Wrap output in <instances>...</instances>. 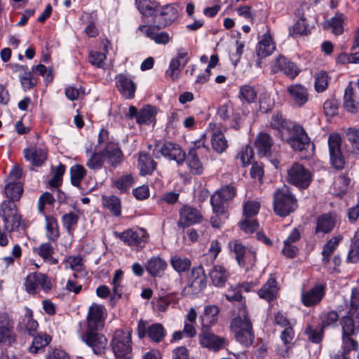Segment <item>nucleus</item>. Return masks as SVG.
Returning <instances> with one entry per match:
<instances>
[{"label":"nucleus","mask_w":359,"mask_h":359,"mask_svg":"<svg viewBox=\"0 0 359 359\" xmlns=\"http://www.w3.org/2000/svg\"><path fill=\"white\" fill-rule=\"evenodd\" d=\"M96 147L99 149L93 152H90L89 148H86V154L87 161L86 166L93 170H100L107 162L112 167H116L123 161V154L118 143L110 140L109 132L107 130H100Z\"/></svg>","instance_id":"nucleus-1"},{"label":"nucleus","mask_w":359,"mask_h":359,"mask_svg":"<svg viewBox=\"0 0 359 359\" xmlns=\"http://www.w3.org/2000/svg\"><path fill=\"white\" fill-rule=\"evenodd\" d=\"M231 328L235 334L236 341L240 344L245 346H250L252 344L255 338L252 325L245 307H242L239 311L238 316L232 319Z\"/></svg>","instance_id":"nucleus-2"},{"label":"nucleus","mask_w":359,"mask_h":359,"mask_svg":"<svg viewBox=\"0 0 359 359\" xmlns=\"http://www.w3.org/2000/svg\"><path fill=\"white\" fill-rule=\"evenodd\" d=\"M297 207V200L287 187L283 186L274 192L273 209L276 215L285 217Z\"/></svg>","instance_id":"nucleus-3"},{"label":"nucleus","mask_w":359,"mask_h":359,"mask_svg":"<svg viewBox=\"0 0 359 359\" xmlns=\"http://www.w3.org/2000/svg\"><path fill=\"white\" fill-rule=\"evenodd\" d=\"M0 217L4 228L9 232L18 231L23 224L22 215L15 203L12 201H4L0 205Z\"/></svg>","instance_id":"nucleus-4"},{"label":"nucleus","mask_w":359,"mask_h":359,"mask_svg":"<svg viewBox=\"0 0 359 359\" xmlns=\"http://www.w3.org/2000/svg\"><path fill=\"white\" fill-rule=\"evenodd\" d=\"M285 141L294 150L302 151L310 147L313 148L310 139L304 128L299 125H294L289 130V133L281 138Z\"/></svg>","instance_id":"nucleus-5"},{"label":"nucleus","mask_w":359,"mask_h":359,"mask_svg":"<svg viewBox=\"0 0 359 359\" xmlns=\"http://www.w3.org/2000/svg\"><path fill=\"white\" fill-rule=\"evenodd\" d=\"M236 195V187L232 184H228L222 187L211 196V205L217 216L224 212L223 203L231 201Z\"/></svg>","instance_id":"nucleus-6"},{"label":"nucleus","mask_w":359,"mask_h":359,"mask_svg":"<svg viewBox=\"0 0 359 359\" xmlns=\"http://www.w3.org/2000/svg\"><path fill=\"white\" fill-rule=\"evenodd\" d=\"M312 175L309 170L298 163H293L287 169V180L294 186L305 189L311 182Z\"/></svg>","instance_id":"nucleus-7"},{"label":"nucleus","mask_w":359,"mask_h":359,"mask_svg":"<svg viewBox=\"0 0 359 359\" xmlns=\"http://www.w3.org/2000/svg\"><path fill=\"white\" fill-rule=\"evenodd\" d=\"M229 246L235 254V257L238 264L242 266H246L255 264L256 261V251L250 248H246L239 241L234 240L230 241Z\"/></svg>","instance_id":"nucleus-8"},{"label":"nucleus","mask_w":359,"mask_h":359,"mask_svg":"<svg viewBox=\"0 0 359 359\" xmlns=\"http://www.w3.org/2000/svg\"><path fill=\"white\" fill-rule=\"evenodd\" d=\"M118 238L126 245L137 249H142L148 242L149 235L145 229L139 228L136 229H127L118 234Z\"/></svg>","instance_id":"nucleus-9"},{"label":"nucleus","mask_w":359,"mask_h":359,"mask_svg":"<svg viewBox=\"0 0 359 359\" xmlns=\"http://www.w3.org/2000/svg\"><path fill=\"white\" fill-rule=\"evenodd\" d=\"M26 291L29 294H34L38 288H41L43 292H48L52 288V284L48 277L41 273H29L25 281Z\"/></svg>","instance_id":"nucleus-10"},{"label":"nucleus","mask_w":359,"mask_h":359,"mask_svg":"<svg viewBox=\"0 0 359 359\" xmlns=\"http://www.w3.org/2000/svg\"><path fill=\"white\" fill-rule=\"evenodd\" d=\"M330 163L336 169H342L345 161L341 153V139L339 135L332 133L328 137Z\"/></svg>","instance_id":"nucleus-11"},{"label":"nucleus","mask_w":359,"mask_h":359,"mask_svg":"<svg viewBox=\"0 0 359 359\" xmlns=\"http://www.w3.org/2000/svg\"><path fill=\"white\" fill-rule=\"evenodd\" d=\"M98 330H86L81 335V340L89 347H90L97 355L103 353L107 344V338L102 334L97 332Z\"/></svg>","instance_id":"nucleus-12"},{"label":"nucleus","mask_w":359,"mask_h":359,"mask_svg":"<svg viewBox=\"0 0 359 359\" xmlns=\"http://www.w3.org/2000/svg\"><path fill=\"white\" fill-rule=\"evenodd\" d=\"M111 347L114 355L128 354L132 349L130 332L116 330L111 341Z\"/></svg>","instance_id":"nucleus-13"},{"label":"nucleus","mask_w":359,"mask_h":359,"mask_svg":"<svg viewBox=\"0 0 359 359\" xmlns=\"http://www.w3.org/2000/svg\"><path fill=\"white\" fill-rule=\"evenodd\" d=\"M104 308L102 305L93 304L88 309L86 330H99L104 327Z\"/></svg>","instance_id":"nucleus-14"},{"label":"nucleus","mask_w":359,"mask_h":359,"mask_svg":"<svg viewBox=\"0 0 359 359\" xmlns=\"http://www.w3.org/2000/svg\"><path fill=\"white\" fill-rule=\"evenodd\" d=\"M201 346L217 351L225 346V339L215 335L208 329H204L198 336Z\"/></svg>","instance_id":"nucleus-15"},{"label":"nucleus","mask_w":359,"mask_h":359,"mask_svg":"<svg viewBox=\"0 0 359 359\" xmlns=\"http://www.w3.org/2000/svg\"><path fill=\"white\" fill-rule=\"evenodd\" d=\"M116 86L121 95L130 100L135 97L137 86L131 77L125 74H119L115 77Z\"/></svg>","instance_id":"nucleus-16"},{"label":"nucleus","mask_w":359,"mask_h":359,"mask_svg":"<svg viewBox=\"0 0 359 359\" xmlns=\"http://www.w3.org/2000/svg\"><path fill=\"white\" fill-rule=\"evenodd\" d=\"M272 71L274 73L281 72L291 79H294L300 72L298 67L294 62L283 55H279L275 60Z\"/></svg>","instance_id":"nucleus-17"},{"label":"nucleus","mask_w":359,"mask_h":359,"mask_svg":"<svg viewBox=\"0 0 359 359\" xmlns=\"http://www.w3.org/2000/svg\"><path fill=\"white\" fill-rule=\"evenodd\" d=\"M158 152L169 160H173L178 165L182 164L185 160L186 155L182 148L177 144L167 142L162 144Z\"/></svg>","instance_id":"nucleus-18"},{"label":"nucleus","mask_w":359,"mask_h":359,"mask_svg":"<svg viewBox=\"0 0 359 359\" xmlns=\"http://www.w3.org/2000/svg\"><path fill=\"white\" fill-rule=\"evenodd\" d=\"M208 128L212 131V149L219 154L224 152L228 147V142L221 130L220 126L215 123H210Z\"/></svg>","instance_id":"nucleus-19"},{"label":"nucleus","mask_w":359,"mask_h":359,"mask_svg":"<svg viewBox=\"0 0 359 359\" xmlns=\"http://www.w3.org/2000/svg\"><path fill=\"white\" fill-rule=\"evenodd\" d=\"M337 222V216L332 213H325L318 217L316 222L315 233L319 236L331 232Z\"/></svg>","instance_id":"nucleus-20"},{"label":"nucleus","mask_w":359,"mask_h":359,"mask_svg":"<svg viewBox=\"0 0 359 359\" xmlns=\"http://www.w3.org/2000/svg\"><path fill=\"white\" fill-rule=\"evenodd\" d=\"M24 157L34 166L41 165L46 159V150L36 145H31L23 151Z\"/></svg>","instance_id":"nucleus-21"},{"label":"nucleus","mask_w":359,"mask_h":359,"mask_svg":"<svg viewBox=\"0 0 359 359\" xmlns=\"http://www.w3.org/2000/svg\"><path fill=\"white\" fill-rule=\"evenodd\" d=\"M276 50V44L269 32L264 34L259 41L257 46V55L259 60L271 55ZM261 61L257 62L259 67Z\"/></svg>","instance_id":"nucleus-22"},{"label":"nucleus","mask_w":359,"mask_h":359,"mask_svg":"<svg viewBox=\"0 0 359 359\" xmlns=\"http://www.w3.org/2000/svg\"><path fill=\"white\" fill-rule=\"evenodd\" d=\"M287 92L292 102L298 107L304 106L309 100V92L302 84H292L287 86Z\"/></svg>","instance_id":"nucleus-23"},{"label":"nucleus","mask_w":359,"mask_h":359,"mask_svg":"<svg viewBox=\"0 0 359 359\" xmlns=\"http://www.w3.org/2000/svg\"><path fill=\"white\" fill-rule=\"evenodd\" d=\"M324 287L317 285L311 290L302 293V302L306 306H312L318 304L324 296Z\"/></svg>","instance_id":"nucleus-24"},{"label":"nucleus","mask_w":359,"mask_h":359,"mask_svg":"<svg viewBox=\"0 0 359 359\" xmlns=\"http://www.w3.org/2000/svg\"><path fill=\"white\" fill-rule=\"evenodd\" d=\"M342 334L353 335L359 331V312L349 311L341 319Z\"/></svg>","instance_id":"nucleus-25"},{"label":"nucleus","mask_w":359,"mask_h":359,"mask_svg":"<svg viewBox=\"0 0 359 359\" xmlns=\"http://www.w3.org/2000/svg\"><path fill=\"white\" fill-rule=\"evenodd\" d=\"M294 125L285 118H283L280 112L273 113L270 122L271 127L277 131V135L280 139L289 133V130Z\"/></svg>","instance_id":"nucleus-26"},{"label":"nucleus","mask_w":359,"mask_h":359,"mask_svg":"<svg viewBox=\"0 0 359 359\" xmlns=\"http://www.w3.org/2000/svg\"><path fill=\"white\" fill-rule=\"evenodd\" d=\"M300 238V233L297 229H294L284 241V245L282 249L283 254L289 258L294 257L298 252V248L296 243Z\"/></svg>","instance_id":"nucleus-27"},{"label":"nucleus","mask_w":359,"mask_h":359,"mask_svg":"<svg viewBox=\"0 0 359 359\" xmlns=\"http://www.w3.org/2000/svg\"><path fill=\"white\" fill-rule=\"evenodd\" d=\"M38 326V323L33 319L32 310L26 309L25 313L18 325L19 331L27 332L29 335L34 336L36 332Z\"/></svg>","instance_id":"nucleus-28"},{"label":"nucleus","mask_w":359,"mask_h":359,"mask_svg":"<svg viewBox=\"0 0 359 359\" xmlns=\"http://www.w3.org/2000/svg\"><path fill=\"white\" fill-rule=\"evenodd\" d=\"M167 266L166 261L158 256L151 257L145 264L146 270L152 276H161Z\"/></svg>","instance_id":"nucleus-29"},{"label":"nucleus","mask_w":359,"mask_h":359,"mask_svg":"<svg viewBox=\"0 0 359 359\" xmlns=\"http://www.w3.org/2000/svg\"><path fill=\"white\" fill-rule=\"evenodd\" d=\"M273 144L271 137L266 133L259 134L255 142V145L259 154L266 158L271 156L270 151Z\"/></svg>","instance_id":"nucleus-30"},{"label":"nucleus","mask_w":359,"mask_h":359,"mask_svg":"<svg viewBox=\"0 0 359 359\" xmlns=\"http://www.w3.org/2000/svg\"><path fill=\"white\" fill-rule=\"evenodd\" d=\"M180 222L185 226L198 223L202 217L197 209L189 206H184L180 210Z\"/></svg>","instance_id":"nucleus-31"},{"label":"nucleus","mask_w":359,"mask_h":359,"mask_svg":"<svg viewBox=\"0 0 359 359\" xmlns=\"http://www.w3.org/2000/svg\"><path fill=\"white\" fill-rule=\"evenodd\" d=\"M135 6L145 17H151L158 13L159 3L156 0H135Z\"/></svg>","instance_id":"nucleus-32"},{"label":"nucleus","mask_w":359,"mask_h":359,"mask_svg":"<svg viewBox=\"0 0 359 359\" xmlns=\"http://www.w3.org/2000/svg\"><path fill=\"white\" fill-rule=\"evenodd\" d=\"M191 280L190 286L196 290H202L206 287V276L201 265L192 269Z\"/></svg>","instance_id":"nucleus-33"},{"label":"nucleus","mask_w":359,"mask_h":359,"mask_svg":"<svg viewBox=\"0 0 359 359\" xmlns=\"http://www.w3.org/2000/svg\"><path fill=\"white\" fill-rule=\"evenodd\" d=\"M104 50L103 52L97 50H90L88 53V62L97 68H104L105 60L107 59V53L108 52L107 46L109 41L105 40L102 42Z\"/></svg>","instance_id":"nucleus-34"},{"label":"nucleus","mask_w":359,"mask_h":359,"mask_svg":"<svg viewBox=\"0 0 359 359\" xmlns=\"http://www.w3.org/2000/svg\"><path fill=\"white\" fill-rule=\"evenodd\" d=\"M212 284L216 287H223L229 277V273L220 265L214 266L209 273Z\"/></svg>","instance_id":"nucleus-35"},{"label":"nucleus","mask_w":359,"mask_h":359,"mask_svg":"<svg viewBox=\"0 0 359 359\" xmlns=\"http://www.w3.org/2000/svg\"><path fill=\"white\" fill-rule=\"evenodd\" d=\"M278 293V287L276 279L270 277L268 281L259 290V296L267 301H271L276 297Z\"/></svg>","instance_id":"nucleus-36"},{"label":"nucleus","mask_w":359,"mask_h":359,"mask_svg":"<svg viewBox=\"0 0 359 359\" xmlns=\"http://www.w3.org/2000/svg\"><path fill=\"white\" fill-rule=\"evenodd\" d=\"M35 250L44 262L50 264H57L58 263V259L53 257L55 249L50 243H42Z\"/></svg>","instance_id":"nucleus-37"},{"label":"nucleus","mask_w":359,"mask_h":359,"mask_svg":"<svg viewBox=\"0 0 359 359\" xmlns=\"http://www.w3.org/2000/svg\"><path fill=\"white\" fill-rule=\"evenodd\" d=\"M156 165L155 161L146 153L140 154L138 168L142 175L151 174L156 168Z\"/></svg>","instance_id":"nucleus-38"},{"label":"nucleus","mask_w":359,"mask_h":359,"mask_svg":"<svg viewBox=\"0 0 359 359\" xmlns=\"http://www.w3.org/2000/svg\"><path fill=\"white\" fill-rule=\"evenodd\" d=\"M187 164L194 175H201L203 172V167L199 161L196 151L194 148L189 150L187 156Z\"/></svg>","instance_id":"nucleus-39"},{"label":"nucleus","mask_w":359,"mask_h":359,"mask_svg":"<svg viewBox=\"0 0 359 359\" xmlns=\"http://www.w3.org/2000/svg\"><path fill=\"white\" fill-rule=\"evenodd\" d=\"M4 192L8 201H18L23 192L22 185L20 182L9 181L5 187Z\"/></svg>","instance_id":"nucleus-40"},{"label":"nucleus","mask_w":359,"mask_h":359,"mask_svg":"<svg viewBox=\"0 0 359 359\" xmlns=\"http://www.w3.org/2000/svg\"><path fill=\"white\" fill-rule=\"evenodd\" d=\"M344 106L347 111L352 113L355 112L359 108V101L357 100L351 85L345 89Z\"/></svg>","instance_id":"nucleus-41"},{"label":"nucleus","mask_w":359,"mask_h":359,"mask_svg":"<svg viewBox=\"0 0 359 359\" xmlns=\"http://www.w3.org/2000/svg\"><path fill=\"white\" fill-rule=\"evenodd\" d=\"M14 323H8L7 325L0 326V344L11 346L15 341V334L13 332Z\"/></svg>","instance_id":"nucleus-42"},{"label":"nucleus","mask_w":359,"mask_h":359,"mask_svg":"<svg viewBox=\"0 0 359 359\" xmlns=\"http://www.w3.org/2000/svg\"><path fill=\"white\" fill-rule=\"evenodd\" d=\"M219 309L216 305H207L204 307V312L201 316L203 323L206 326L215 324L218 320Z\"/></svg>","instance_id":"nucleus-43"},{"label":"nucleus","mask_w":359,"mask_h":359,"mask_svg":"<svg viewBox=\"0 0 359 359\" xmlns=\"http://www.w3.org/2000/svg\"><path fill=\"white\" fill-rule=\"evenodd\" d=\"M156 114V109L150 105L143 107L139 111L137 123L139 124H150L154 123Z\"/></svg>","instance_id":"nucleus-44"},{"label":"nucleus","mask_w":359,"mask_h":359,"mask_svg":"<svg viewBox=\"0 0 359 359\" xmlns=\"http://www.w3.org/2000/svg\"><path fill=\"white\" fill-rule=\"evenodd\" d=\"M304 334L311 342L319 344L324 337V328L321 325L313 327L311 325H307L304 329Z\"/></svg>","instance_id":"nucleus-45"},{"label":"nucleus","mask_w":359,"mask_h":359,"mask_svg":"<svg viewBox=\"0 0 359 359\" xmlns=\"http://www.w3.org/2000/svg\"><path fill=\"white\" fill-rule=\"evenodd\" d=\"M46 230L48 238L56 241L59 237V228L57 219L54 217H46Z\"/></svg>","instance_id":"nucleus-46"},{"label":"nucleus","mask_w":359,"mask_h":359,"mask_svg":"<svg viewBox=\"0 0 359 359\" xmlns=\"http://www.w3.org/2000/svg\"><path fill=\"white\" fill-rule=\"evenodd\" d=\"M51 338L46 334L40 333L36 336L32 341V345L29 347V352L36 353L40 350L43 349L50 341Z\"/></svg>","instance_id":"nucleus-47"},{"label":"nucleus","mask_w":359,"mask_h":359,"mask_svg":"<svg viewBox=\"0 0 359 359\" xmlns=\"http://www.w3.org/2000/svg\"><path fill=\"white\" fill-rule=\"evenodd\" d=\"M340 239L341 238L339 237H333L325 244L322 251V261L324 264H327L329 262L330 257L337 249Z\"/></svg>","instance_id":"nucleus-48"},{"label":"nucleus","mask_w":359,"mask_h":359,"mask_svg":"<svg viewBox=\"0 0 359 359\" xmlns=\"http://www.w3.org/2000/svg\"><path fill=\"white\" fill-rule=\"evenodd\" d=\"M147 334L152 341L160 342L165 337L166 332L161 324L155 323L148 327Z\"/></svg>","instance_id":"nucleus-49"},{"label":"nucleus","mask_w":359,"mask_h":359,"mask_svg":"<svg viewBox=\"0 0 359 359\" xmlns=\"http://www.w3.org/2000/svg\"><path fill=\"white\" fill-rule=\"evenodd\" d=\"M257 95V91L251 86L244 85L240 87L238 97L242 102L252 103L255 101Z\"/></svg>","instance_id":"nucleus-50"},{"label":"nucleus","mask_w":359,"mask_h":359,"mask_svg":"<svg viewBox=\"0 0 359 359\" xmlns=\"http://www.w3.org/2000/svg\"><path fill=\"white\" fill-rule=\"evenodd\" d=\"M221 251V247L219 242L214 240L211 242L208 253L201 257V262L205 263L207 261V264L212 263L217 258L218 254Z\"/></svg>","instance_id":"nucleus-51"},{"label":"nucleus","mask_w":359,"mask_h":359,"mask_svg":"<svg viewBox=\"0 0 359 359\" xmlns=\"http://www.w3.org/2000/svg\"><path fill=\"white\" fill-rule=\"evenodd\" d=\"M170 264L172 268L178 273L184 272L191 266V261L188 258L177 255L171 257Z\"/></svg>","instance_id":"nucleus-52"},{"label":"nucleus","mask_w":359,"mask_h":359,"mask_svg":"<svg viewBox=\"0 0 359 359\" xmlns=\"http://www.w3.org/2000/svg\"><path fill=\"white\" fill-rule=\"evenodd\" d=\"M103 204L115 216H119L121 212L120 199L115 196L103 198Z\"/></svg>","instance_id":"nucleus-53"},{"label":"nucleus","mask_w":359,"mask_h":359,"mask_svg":"<svg viewBox=\"0 0 359 359\" xmlns=\"http://www.w3.org/2000/svg\"><path fill=\"white\" fill-rule=\"evenodd\" d=\"M86 175V170L81 165H74L70 168L72 184L75 187L80 185L81 181Z\"/></svg>","instance_id":"nucleus-54"},{"label":"nucleus","mask_w":359,"mask_h":359,"mask_svg":"<svg viewBox=\"0 0 359 359\" xmlns=\"http://www.w3.org/2000/svg\"><path fill=\"white\" fill-rule=\"evenodd\" d=\"M260 208V203L257 201H248L243 205V217L254 218L257 215Z\"/></svg>","instance_id":"nucleus-55"},{"label":"nucleus","mask_w":359,"mask_h":359,"mask_svg":"<svg viewBox=\"0 0 359 359\" xmlns=\"http://www.w3.org/2000/svg\"><path fill=\"white\" fill-rule=\"evenodd\" d=\"M79 216L74 212L65 214L62 217V224L68 233H72L77 226Z\"/></svg>","instance_id":"nucleus-56"},{"label":"nucleus","mask_w":359,"mask_h":359,"mask_svg":"<svg viewBox=\"0 0 359 359\" xmlns=\"http://www.w3.org/2000/svg\"><path fill=\"white\" fill-rule=\"evenodd\" d=\"M346 137L352 147V151L359 154V129L350 128L346 132Z\"/></svg>","instance_id":"nucleus-57"},{"label":"nucleus","mask_w":359,"mask_h":359,"mask_svg":"<svg viewBox=\"0 0 359 359\" xmlns=\"http://www.w3.org/2000/svg\"><path fill=\"white\" fill-rule=\"evenodd\" d=\"M345 18L341 13H337L328 22L330 27L332 29V32L336 35L341 34L344 32V20Z\"/></svg>","instance_id":"nucleus-58"},{"label":"nucleus","mask_w":359,"mask_h":359,"mask_svg":"<svg viewBox=\"0 0 359 359\" xmlns=\"http://www.w3.org/2000/svg\"><path fill=\"white\" fill-rule=\"evenodd\" d=\"M180 65L181 62L177 59H172L168 69L165 71V76L172 81H177L180 74Z\"/></svg>","instance_id":"nucleus-59"},{"label":"nucleus","mask_w":359,"mask_h":359,"mask_svg":"<svg viewBox=\"0 0 359 359\" xmlns=\"http://www.w3.org/2000/svg\"><path fill=\"white\" fill-rule=\"evenodd\" d=\"M329 77L326 72L320 71L315 75V89L317 92H323L328 86Z\"/></svg>","instance_id":"nucleus-60"},{"label":"nucleus","mask_w":359,"mask_h":359,"mask_svg":"<svg viewBox=\"0 0 359 359\" xmlns=\"http://www.w3.org/2000/svg\"><path fill=\"white\" fill-rule=\"evenodd\" d=\"M158 13L169 22H172L177 18V8L174 4H166L162 7L159 6Z\"/></svg>","instance_id":"nucleus-61"},{"label":"nucleus","mask_w":359,"mask_h":359,"mask_svg":"<svg viewBox=\"0 0 359 359\" xmlns=\"http://www.w3.org/2000/svg\"><path fill=\"white\" fill-rule=\"evenodd\" d=\"M123 271L120 269L116 270L112 278L114 298H121L122 293L121 280Z\"/></svg>","instance_id":"nucleus-62"},{"label":"nucleus","mask_w":359,"mask_h":359,"mask_svg":"<svg viewBox=\"0 0 359 359\" xmlns=\"http://www.w3.org/2000/svg\"><path fill=\"white\" fill-rule=\"evenodd\" d=\"M347 261L352 263L359 262V238L355 236L351 243Z\"/></svg>","instance_id":"nucleus-63"},{"label":"nucleus","mask_w":359,"mask_h":359,"mask_svg":"<svg viewBox=\"0 0 359 359\" xmlns=\"http://www.w3.org/2000/svg\"><path fill=\"white\" fill-rule=\"evenodd\" d=\"M133 177L131 175L120 177L114 182L115 187L121 192H126L133 184Z\"/></svg>","instance_id":"nucleus-64"}]
</instances>
